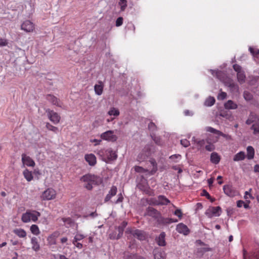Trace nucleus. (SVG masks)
<instances>
[{
	"label": "nucleus",
	"mask_w": 259,
	"mask_h": 259,
	"mask_svg": "<svg viewBox=\"0 0 259 259\" xmlns=\"http://www.w3.org/2000/svg\"><path fill=\"white\" fill-rule=\"evenodd\" d=\"M80 181L83 183V187L89 190L93 188L94 185H99L102 183L100 177L92 174H87L80 178Z\"/></svg>",
	"instance_id": "nucleus-1"
},
{
	"label": "nucleus",
	"mask_w": 259,
	"mask_h": 259,
	"mask_svg": "<svg viewBox=\"0 0 259 259\" xmlns=\"http://www.w3.org/2000/svg\"><path fill=\"white\" fill-rule=\"evenodd\" d=\"M40 216V213L39 212L33 210H28L22 215L21 220L25 223L31 221L35 222Z\"/></svg>",
	"instance_id": "nucleus-2"
},
{
	"label": "nucleus",
	"mask_w": 259,
	"mask_h": 259,
	"mask_svg": "<svg viewBox=\"0 0 259 259\" xmlns=\"http://www.w3.org/2000/svg\"><path fill=\"white\" fill-rule=\"evenodd\" d=\"M98 154L106 161L114 160L117 157L116 152L111 148L101 149L98 151Z\"/></svg>",
	"instance_id": "nucleus-3"
},
{
	"label": "nucleus",
	"mask_w": 259,
	"mask_h": 259,
	"mask_svg": "<svg viewBox=\"0 0 259 259\" xmlns=\"http://www.w3.org/2000/svg\"><path fill=\"white\" fill-rule=\"evenodd\" d=\"M247 124H250L253 123L251 128L253 131L254 134H259V117L255 115L251 114L249 118L246 120Z\"/></svg>",
	"instance_id": "nucleus-4"
},
{
	"label": "nucleus",
	"mask_w": 259,
	"mask_h": 259,
	"mask_svg": "<svg viewBox=\"0 0 259 259\" xmlns=\"http://www.w3.org/2000/svg\"><path fill=\"white\" fill-rule=\"evenodd\" d=\"M56 195V190L52 188H49L42 193L40 198L42 200H51L55 199Z\"/></svg>",
	"instance_id": "nucleus-5"
},
{
	"label": "nucleus",
	"mask_w": 259,
	"mask_h": 259,
	"mask_svg": "<svg viewBox=\"0 0 259 259\" xmlns=\"http://www.w3.org/2000/svg\"><path fill=\"white\" fill-rule=\"evenodd\" d=\"M101 138L109 142H115L117 140V136L114 134L113 131H107L100 135Z\"/></svg>",
	"instance_id": "nucleus-6"
},
{
	"label": "nucleus",
	"mask_w": 259,
	"mask_h": 259,
	"mask_svg": "<svg viewBox=\"0 0 259 259\" xmlns=\"http://www.w3.org/2000/svg\"><path fill=\"white\" fill-rule=\"evenodd\" d=\"M233 68L234 70L237 72V77L238 81L240 83L244 82L246 76L244 71L242 69L241 67L239 65L234 64L233 65Z\"/></svg>",
	"instance_id": "nucleus-7"
},
{
	"label": "nucleus",
	"mask_w": 259,
	"mask_h": 259,
	"mask_svg": "<svg viewBox=\"0 0 259 259\" xmlns=\"http://www.w3.org/2000/svg\"><path fill=\"white\" fill-rule=\"evenodd\" d=\"M223 190L225 194L230 197H234L239 195V192L231 185H224Z\"/></svg>",
	"instance_id": "nucleus-8"
},
{
	"label": "nucleus",
	"mask_w": 259,
	"mask_h": 259,
	"mask_svg": "<svg viewBox=\"0 0 259 259\" xmlns=\"http://www.w3.org/2000/svg\"><path fill=\"white\" fill-rule=\"evenodd\" d=\"M221 208L220 206L210 207L205 211V214L208 218L219 217L221 214Z\"/></svg>",
	"instance_id": "nucleus-9"
},
{
	"label": "nucleus",
	"mask_w": 259,
	"mask_h": 259,
	"mask_svg": "<svg viewBox=\"0 0 259 259\" xmlns=\"http://www.w3.org/2000/svg\"><path fill=\"white\" fill-rule=\"evenodd\" d=\"M21 29L26 32H32L35 29V25L30 20H25L22 23Z\"/></svg>",
	"instance_id": "nucleus-10"
},
{
	"label": "nucleus",
	"mask_w": 259,
	"mask_h": 259,
	"mask_svg": "<svg viewBox=\"0 0 259 259\" xmlns=\"http://www.w3.org/2000/svg\"><path fill=\"white\" fill-rule=\"evenodd\" d=\"M49 119L54 124H57L60 120V116L53 110L48 109L46 110Z\"/></svg>",
	"instance_id": "nucleus-11"
},
{
	"label": "nucleus",
	"mask_w": 259,
	"mask_h": 259,
	"mask_svg": "<svg viewBox=\"0 0 259 259\" xmlns=\"http://www.w3.org/2000/svg\"><path fill=\"white\" fill-rule=\"evenodd\" d=\"M22 162L24 166L34 167L35 165L34 161L26 154H22Z\"/></svg>",
	"instance_id": "nucleus-12"
},
{
	"label": "nucleus",
	"mask_w": 259,
	"mask_h": 259,
	"mask_svg": "<svg viewBox=\"0 0 259 259\" xmlns=\"http://www.w3.org/2000/svg\"><path fill=\"white\" fill-rule=\"evenodd\" d=\"M169 203H170V201L163 195H159L153 202L154 204L157 205H167Z\"/></svg>",
	"instance_id": "nucleus-13"
},
{
	"label": "nucleus",
	"mask_w": 259,
	"mask_h": 259,
	"mask_svg": "<svg viewBox=\"0 0 259 259\" xmlns=\"http://www.w3.org/2000/svg\"><path fill=\"white\" fill-rule=\"evenodd\" d=\"M130 233L135 238L140 240H143L146 239V235L145 232L140 230H130Z\"/></svg>",
	"instance_id": "nucleus-14"
},
{
	"label": "nucleus",
	"mask_w": 259,
	"mask_h": 259,
	"mask_svg": "<svg viewBox=\"0 0 259 259\" xmlns=\"http://www.w3.org/2000/svg\"><path fill=\"white\" fill-rule=\"evenodd\" d=\"M60 233L58 231L53 232L49 235L47 238V241L49 245H55L56 244V240L59 236Z\"/></svg>",
	"instance_id": "nucleus-15"
},
{
	"label": "nucleus",
	"mask_w": 259,
	"mask_h": 259,
	"mask_svg": "<svg viewBox=\"0 0 259 259\" xmlns=\"http://www.w3.org/2000/svg\"><path fill=\"white\" fill-rule=\"evenodd\" d=\"M176 230L179 233L183 234L184 235H188L190 232L187 226L183 223L179 224L177 226Z\"/></svg>",
	"instance_id": "nucleus-16"
},
{
	"label": "nucleus",
	"mask_w": 259,
	"mask_h": 259,
	"mask_svg": "<svg viewBox=\"0 0 259 259\" xmlns=\"http://www.w3.org/2000/svg\"><path fill=\"white\" fill-rule=\"evenodd\" d=\"M117 192V187L115 186H112L111 187L110 190L108 191V194L106 195L104 199V201L105 202L109 201L112 198V197H113L116 194Z\"/></svg>",
	"instance_id": "nucleus-17"
},
{
	"label": "nucleus",
	"mask_w": 259,
	"mask_h": 259,
	"mask_svg": "<svg viewBox=\"0 0 259 259\" xmlns=\"http://www.w3.org/2000/svg\"><path fill=\"white\" fill-rule=\"evenodd\" d=\"M84 158L85 161L91 166H93L96 163V157L93 154H86L84 156Z\"/></svg>",
	"instance_id": "nucleus-18"
},
{
	"label": "nucleus",
	"mask_w": 259,
	"mask_h": 259,
	"mask_svg": "<svg viewBox=\"0 0 259 259\" xmlns=\"http://www.w3.org/2000/svg\"><path fill=\"white\" fill-rule=\"evenodd\" d=\"M104 87V85L103 82L99 81L98 83L94 85L95 94L98 96L101 95L103 93Z\"/></svg>",
	"instance_id": "nucleus-19"
},
{
	"label": "nucleus",
	"mask_w": 259,
	"mask_h": 259,
	"mask_svg": "<svg viewBox=\"0 0 259 259\" xmlns=\"http://www.w3.org/2000/svg\"><path fill=\"white\" fill-rule=\"evenodd\" d=\"M46 99L52 104L57 106H61V103L57 97L52 95H48L46 96Z\"/></svg>",
	"instance_id": "nucleus-20"
},
{
	"label": "nucleus",
	"mask_w": 259,
	"mask_h": 259,
	"mask_svg": "<svg viewBox=\"0 0 259 259\" xmlns=\"http://www.w3.org/2000/svg\"><path fill=\"white\" fill-rule=\"evenodd\" d=\"M31 244L32 246V249L34 251L37 252L40 249V245L36 237H32L31 238Z\"/></svg>",
	"instance_id": "nucleus-21"
},
{
	"label": "nucleus",
	"mask_w": 259,
	"mask_h": 259,
	"mask_svg": "<svg viewBox=\"0 0 259 259\" xmlns=\"http://www.w3.org/2000/svg\"><path fill=\"white\" fill-rule=\"evenodd\" d=\"M221 160L220 155L217 152H212L210 155V160L215 164H218Z\"/></svg>",
	"instance_id": "nucleus-22"
},
{
	"label": "nucleus",
	"mask_w": 259,
	"mask_h": 259,
	"mask_svg": "<svg viewBox=\"0 0 259 259\" xmlns=\"http://www.w3.org/2000/svg\"><path fill=\"white\" fill-rule=\"evenodd\" d=\"M165 234L164 232H162L160 233L159 236L156 238V241L157 244L159 246H165Z\"/></svg>",
	"instance_id": "nucleus-23"
},
{
	"label": "nucleus",
	"mask_w": 259,
	"mask_h": 259,
	"mask_svg": "<svg viewBox=\"0 0 259 259\" xmlns=\"http://www.w3.org/2000/svg\"><path fill=\"white\" fill-rule=\"evenodd\" d=\"M246 151H247V155H246L247 158L248 160L252 159L254 158V153H255L254 148L251 146H248L246 148Z\"/></svg>",
	"instance_id": "nucleus-24"
},
{
	"label": "nucleus",
	"mask_w": 259,
	"mask_h": 259,
	"mask_svg": "<svg viewBox=\"0 0 259 259\" xmlns=\"http://www.w3.org/2000/svg\"><path fill=\"white\" fill-rule=\"evenodd\" d=\"M13 232L19 238H25L27 235L26 232L23 229H15L13 230Z\"/></svg>",
	"instance_id": "nucleus-25"
},
{
	"label": "nucleus",
	"mask_w": 259,
	"mask_h": 259,
	"mask_svg": "<svg viewBox=\"0 0 259 259\" xmlns=\"http://www.w3.org/2000/svg\"><path fill=\"white\" fill-rule=\"evenodd\" d=\"M245 158V154L243 151H240L237 154H236L234 157L233 160L234 161H239L243 160Z\"/></svg>",
	"instance_id": "nucleus-26"
},
{
	"label": "nucleus",
	"mask_w": 259,
	"mask_h": 259,
	"mask_svg": "<svg viewBox=\"0 0 259 259\" xmlns=\"http://www.w3.org/2000/svg\"><path fill=\"white\" fill-rule=\"evenodd\" d=\"M225 108L227 109H235L237 108V105L232 100H228L224 104Z\"/></svg>",
	"instance_id": "nucleus-27"
},
{
	"label": "nucleus",
	"mask_w": 259,
	"mask_h": 259,
	"mask_svg": "<svg viewBox=\"0 0 259 259\" xmlns=\"http://www.w3.org/2000/svg\"><path fill=\"white\" fill-rule=\"evenodd\" d=\"M23 174L24 178L27 181L30 182L32 180L33 177L31 171L26 169L23 171Z\"/></svg>",
	"instance_id": "nucleus-28"
},
{
	"label": "nucleus",
	"mask_w": 259,
	"mask_h": 259,
	"mask_svg": "<svg viewBox=\"0 0 259 259\" xmlns=\"http://www.w3.org/2000/svg\"><path fill=\"white\" fill-rule=\"evenodd\" d=\"M119 111L117 108L115 107H111L110 108L108 112V114L110 116H113L114 117H117L119 115Z\"/></svg>",
	"instance_id": "nucleus-29"
},
{
	"label": "nucleus",
	"mask_w": 259,
	"mask_h": 259,
	"mask_svg": "<svg viewBox=\"0 0 259 259\" xmlns=\"http://www.w3.org/2000/svg\"><path fill=\"white\" fill-rule=\"evenodd\" d=\"M30 230L31 233L34 235H38L40 233L39 229L36 225H32L30 228Z\"/></svg>",
	"instance_id": "nucleus-30"
},
{
	"label": "nucleus",
	"mask_w": 259,
	"mask_h": 259,
	"mask_svg": "<svg viewBox=\"0 0 259 259\" xmlns=\"http://www.w3.org/2000/svg\"><path fill=\"white\" fill-rule=\"evenodd\" d=\"M61 221L64 223V225L68 228L71 227L73 223L72 219L70 218H62Z\"/></svg>",
	"instance_id": "nucleus-31"
},
{
	"label": "nucleus",
	"mask_w": 259,
	"mask_h": 259,
	"mask_svg": "<svg viewBox=\"0 0 259 259\" xmlns=\"http://www.w3.org/2000/svg\"><path fill=\"white\" fill-rule=\"evenodd\" d=\"M215 101V99L213 97H209L206 99L204 102V105L206 106L210 107L214 104Z\"/></svg>",
	"instance_id": "nucleus-32"
},
{
	"label": "nucleus",
	"mask_w": 259,
	"mask_h": 259,
	"mask_svg": "<svg viewBox=\"0 0 259 259\" xmlns=\"http://www.w3.org/2000/svg\"><path fill=\"white\" fill-rule=\"evenodd\" d=\"M147 213L148 215L153 217H156L158 214V211L152 207H148Z\"/></svg>",
	"instance_id": "nucleus-33"
},
{
	"label": "nucleus",
	"mask_w": 259,
	"mask_h": 259,
	"mask_svg": "<svg viewBox=\"0 0 259 259\" xmlns=\"http://www.w3.org/2000/svg\"><path fill=\"white\" fill-rule=\"evenodd\" d=\"M155 259H164V253L162 251H157L155 250L154 252Z\"/></svg>",
	"instance_id": "nucleus-34"
},
{
	"label": "nucleus",
	"mask_w": 259,
	"mask_h": 259,
	"mask_svg": "<svg viewBox=\"0 0 259 259\" xmlns=\"http://www.w3.org/2000/svg\"><path fill=\"white\" fill-rule=\"evenodd\" d=\"M149 155V152L147 151L145 153H141L138 156V160L139 161H142L146 159Z\"/></svg>",
	"instance_id": "nucleus-35"
},
{
	"label": "nucleus",
	"mask_w": 259,
	"mask_h": 259,
	"mask_svg": "<svg viewBox=\"0 0 259 259\" xmlns=\"http://www.w3.org/2000/svg\"><path fill=\"white\" fill-rule=\"evenodd\" d=\"M118 5L120 7L121 11H123L127 7V1L126 0H119Z\"/></svg>",
	"instance_id": "nucleus-36"
},
{
	"label": "nucleus",
	"mask_w": 259,
	"mask_h": 259,
	"mask_svg": "<svg viewBox=\"0 0 259 259\" xmlns=\"http://www.w3.org/2000/svg\"><path fill=\"white\" fill-rule=\"evenodd\" d=\"M46 127L50 131H51L55 133H57L58 132V127L54 126L49 123V122L46 123Z\"/></svg>",
	"instance_id": "nucleus-37"
},
{
	"label": "nucleus",
	"mask_w": 259,
	"mask_h": 259,
	"mask_svg": "<svg viewBox=\"0 0 259 259\" xmlns=\"http://www.w3.org/2000/svg\"><path fill=\"white\" fill-rule=\"evenodd\" d=\"M181 155L180 154H175L170 156L169 158L175 162H178L181 159Z\"/></svg>",
	"instance_id": "nucleus-38"
},
{
	"label": "nucleus",
	"mask_w": 259,
	"mask_h": 259,
	"mask_svg": "<svg viewBox=\"0 0 259 259\" xmlns=\"http://www.w3.org/2000/svg\"><path fill=\"white\" fill-rule=\"evenodd\" d=\"M127 223L126 222H122L121 225L118 227L119 235L120 234H122L124 228L127 226Z\"/></svg>",
	"instance_id": "nucleus-39"
},
{
	"label": "nucleus",
	"mask_w": 259,
	"mask_h": 259,
	"mask_svg": "<svg viewBox=\"0 0 259 259\" xmlns=\"http://www.w3.org/2000/svg\"><path fill=\"white\" fill-rule=\"evenodd\" d=\"M84 237L85 236L83 234L77 233L75 234L73 241H74L75 242H77L78 241L82 240Z\"/></svg>",
	"instance_id": "nucleus-40"
},
{
	"label": "nucleus",
	"mask_w": 259,
	"mask_h": 259,
	"mask_svg": "<svg viewBox=\"0 0 259 259\" xmlns=\"http://www.w3.org/2000/svg\"><path fill=\"white\" fill-rule=\"evenodd\" d=\"M205 131L207 132H210L211 133H213L215 135H218L220 131L217 130L213 127H211L210 126H207L205 127Z\"/></svg>",
	"instance_id": "nucleus-41"
},
{
	"label": "nucleus",
	"mask_w": 259,
	"mask_h": 259,
	"mask_svg": "<svg viewBox=\"0 0 259 259\" xmlns=\"http://www.w3.org/2000/svg\"><path fill=\"white\" fill-rule=\"evenodd\" d=\"M210 72L213 76H215L221 80H222L220 77L221 75L222 74L221 71H219L218 70H210Z\"/></svg>",
	"instance_id": "nucleus-42"
},
{
	"label": "nucleus",
	"mask_w": 259,
	"mask_h": 259,
	"mask_svg": "<svg viewBox=\"0 0 259 259\" xmlns=\"http://www.w3.org/2000/svg\"><path fill=\"white\" fill-rule=\"evenodd\" d=\"M151 164L153 166V169L151 170V174H154L157 170V163L155 160L152 159L150 160Z\"/></svg>",
	"instance_id": "nucleus-43"
},
{
	"label": "nucleus",
	"mask_w": 259,
	"mask_h": 259,
	"mask_svg": "<svg viewBox=\"0 0 259 259\" xmlns=\"http://www.w3.org/2000/svg\"><path fill=\"white\" fill-rule=\"evenodd\" d=\"M227 97V94L225 92H221L218 95L217 98L219 100H223Z\"/></svg>",
	"instance_id": "nucleus-44"
},
{
	"label": "nucleus",
	"mask_w": 259,
	"mask_h": 259,
	"mask_svg": "<svg viewBox=\"0 0 259 259\" xmlns=\"http://www.w3.org/2000/svg\"><path fill=\"white\" fill-rule=\"evenodd\" d=\"M252 189H250L248 191H246L245 192V195L244 196V198L245 199L247 200V199L250 198V199H253V197L250 194V192L251 191Z\"/></svg>",
	"instance_id": "nucleus-45"
},
{
	"label": "nucleus",
	"mask_w": 259,
	"mask_h": 259,
	"mask_svg": "<svg viewBox=\"0 0 259 259\" xmlns=\"http://www.w3.org/2000/svg\"><path fill=\"white\" fill-rule=\"evenodd\" d=\"M249 50L250 52L251 53V54L254 57H258V56L259 55V50L256 51H255L253 48L250 47L249 49Z\"/></svg>",
	"instance_id": "nucleus-46"
},
{
	"label": "nucleus",
	"mask_w": 259,
	"mask_h": 259,
	"mask_svg": "<svg viewBox=\"0 0 259 259\" xmlns=\"http://www.w3.org/2000/svg\"><path fill=\"white\" fill-rule=\"evenodd\" d=\"M244 98L247 101H249L252 99V95L248 92H244Z\"/></svg>",
	"instance_id": "nucleus-47"
},
{
	"label": "nucleus",
	"mask_w": 259,
	"mask_h": 259,
	"mask_svg": "<svg viewBox=\"0 0 259 259\" xmlns=\"http://www.w3.org/2000/svg\"><path fill=\"white\" fill-rule=\"evenodd\" d=\"M181 144L184 147H187L190 145V142L187 139H183L181 140Z\"/></svg>",
	"instance_id": "nucleus-48"
},
{
	"label": "nucleus",
	"mask_w": 259,
	"mask_h": 259,
	"mask_svg": "<svg viewBox=\"0 0 259 259\" xmlns=\"http://www.w3.org/2000/svg\"><path fill=\"white\" fill-rule=\"evenodd\" d=\"M218 135L222 136L223 137H224V138H225L226 140H231V139H232L231 136H230L229 135H228V134H223L221 131L219 132Z\"/></svg>",
	"instance_id": "nucleus-49"
},
{
	"label": "nucleus",
	"mask_w": 259,
	"mask_h": 259,
	"mask_svg": "<svg viewBox=\"0 0 259 259\" xmlns=\"http://www.w3.org/2000/svg\"><path fill=\"white\" fill-rule=\"evenodd\" d=\"M135 170L136 171L138 172H144L147 171V170L143 168V167L139 166H136L135 167Z\"/></svg>",
	"instance_id": "nucleus-50"
},
{
	"label": "nucleus",
	"mask_w": 259,
	"mask_h": 259,
	"mask_svg": "<svg viewBox=\"0 0 259 259\" xmlns=\"http://www.w3.org/2000/svg\"><path fill=\"white\" fill-rule=\"evenodd\" d=\"M175 215H177L179 217L180 219H182V212L181 209H177L174 212Z\"/></svg>",
	"instance_id": "nucleus-51"
},
{
	"label": "nucleus",
	"mask_w": 259,
	"mask_h": 259,
	"mask_svg": "<svg viewBox=\"0 0 259 259\" xmlns=\"http://www.w3.org/2000/svg\"><path fill=\"white\" fill-rule=\"evenodd\" d=\"M8 44V40L4 38H0V47L6 46Z\"/></svg>",
	"instance_id": "nucleus-52"
},
{
	"label": "nucleus",
	"mask_w": 259,
	"mask_h": 259,
	"mask_svg": "<svg viewBox=\"0 0 259 259\" xmlns=\"http://www.w3.org/2000/svg\"><path fill=\"white\" fill-rule=\"evenodd\" d=\"M123 18L122 17H118L116 21V26L119 27L122 24Z\"/></svg>",
	"instance_id": "nucleus-53"
},
{
	"label": "nucleus",
	"mask_w": 259,
	"mask_h": 259,
	"mask_svg": "<svg viewBox=\"0 0 259 259\" xmlns=\"http://www.w3.org/2000/svg\"><path fill=\"white\" fill-rule=\"evenodd\" d=\"M123 200V197L122 196V194L121 193H119L118 194V198L116 200V201L115 202V203L117 204L120 202H122Z\"/></svg>",
	"instance_id": "nucleus-54"
},
{
	"label": "nucleus",
	"mask_w": 259,
	"mask_h": 259,
	"mask_svg": "<svg viewBox=\"0 0 259 259\" xmlns=\"http://www.w3.org/2000/svg\"><path fill=\"white\" fill-rule=\"evenodd\" d=\"M205 149L208 151H211L214 150V147L212 144H209L205 146Z\"/></svg>",
	"instance_id": "nucleus-55"
},
{
	"label": "nucleus",
	"mask_w": 259,
	"mask_h": 259,
	"mask_svg": "<svg viewBox=\"0 0 259 259\" xmlns=\"http://www.w3.org/2000/svg\"><path fill=\"white\" fill-rule=\"evenodd\" d=\"M102 140H99V139H91L90 140V142L91 143H95V145L96 146V145H98L99 144H100Z\"/></svg>",
	"instance_id": "nucleus-56"
},
{
	"label": "nucleus",
	"mask_w": 259,
	"mask_h": 259,
	"mask_svg": "<svg viewBox=\"0 0 259 259\" xmlns=\"http://www.w3.org/2000/svg\"><path fill=\"white\" fill-rule=\"evenodd\" d=\"M72 243L74 245V246L79 248L81 249L82 247V244L80 243L77 242H75L74 241H72Z\"/></svg>",
	"instance_id": "nucleus-57"
},
{
	"label": "nucleus",
	"mask_w": 259,
	"mask_h": 259,
	"mask_svg": "<svg viewBox=\"0 0 259 259\" xmlns=\"http://www.w3.org/2000/svg\"><path fill=\"white\" fill-rule=\"evenodd\" d=\"M178 220L176 219H167L165 220V223H175L177 222Z\"/></svg>",
	"instance_id": "nucleus-58"
},
{
	"label": "nucleus",
	"mask_w": 259,
	"mask_h": 259,
	"mask_svg": "<svg viewBox=\"0 0 259 259\" xmlns=\"http://www.w3.org/2000/svg\"><path fill=\"white\" fill-rule=\"evenodd\" d=\"M149 128L151 130L153 131L155 128V125L153 122H150L148 125Z\"/></svg>",
	"instance_id": "nucleus-59"
},
{
	"label": "nucleus",
	"mask_w": 259,
	"mask_h": 259,
	"mask_svg": "<svg viewBox=\"0 0 259 259\" xmlns=\"http://www.w3.org/2000/svg\"><path fill=\"white\" fill-rule=\"evenodd\" d=\"M244 204V201L242 200H238L237 201V206L238 207H241Z\"/></svg>",
	"instance_id": "nucleus-60"
},
{
	"label": "nucleus",
	"mask_w": 259,
	"mask_h": 259,
	"mask_svg": "<svg viewBox=\"0 0 259 259\" xmlns=\"http://www.w3.org/2000/svg\"><path fill=\"white\" fill-rule=\"evenodd\" d=\"M184 114L186 116H192L193 114L192 111L189 110H185Z\"/></svg>",
	"instance_id": "nucleus-61"
},
{
	"label": "nucleus",
	"mask_w": 259,
	"mask_h": 259,
	"mask_svg": "<svg viewBox=\"0 0 259 259\" xmlns=\"http://www.w3.org/2000/svg\"><path fill=\"white\" fill-rule=\"evenodd\" d=\"M207 181H208V184L209 186H210L211 185H212V184L213 183V179L210 178V179H208Z\"/></svg>",
	"instance_id": "nucleus-62"
},
{
	"label": "nucleus",
	"mask_w": 259,
	"mask_h": 259,
	"mask_svg": "<svg viewBox=\"0 0 259 259\" xmlns=\"http://www.w3.org/2000/svg\"><path fill=\"white\" fill-rule=\"evenodd\" d=\"M202 195H204V196H206L208 198H209V197H210V195L208 194V193L205 190L203 191Z\"/></svg>",
	"instance_id": "nucleus-63"
},
{
	"label": "nucleus",
	"mask_w": 259,
	"mask_h": 259,
	"mask_svg": "<svg viewBox=\"0 0 259 259\" xmlns=\"http://www.w3.org/2000/svg\"><path fill=\"white\" fill-rule=\"evenodd\" d=\"M254 170L255 172H259V164H256L254 165Z\"/></svg>",
	"instance_id": "nucleus-64"
}]
</instances>
